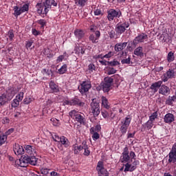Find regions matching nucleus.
<instances>
[{
	"label": "nucleus",
	"mask_w": 176,
	"mask_h": 176,
	"mask_svg": "<svg viewBox=\"0 0 176 176\" xmlns=\"http://www.w3.org/2000/svg\"><path fill=\"white\" fill-rule=\"evenodd\" d=\"M35 156L36 155H26L28 164H31V166H36L38 163V158Z\"/></svg>",
	"instance_id": "412c9836"
},
{
	"label": "nucleus",
	"mask_w": 176,
	"mask_h": 176,
	"mask_svg": "<svg viewBox=\"0 0 176 176\" xmlns=\"http://www.w3.org/2000/svg\"><path fill=\"white\" fill-rule=\"evenodd\" d=\"M71 118H75L76 122H78L80 124H85L86 119L85 116L80 114L76 110H72L69 113Z\"/></svg>",
	"instance_id": "f03ea898"
},
{
	"label": "nucleus",
	"mask_w": 176,
	"mask_h": 176,
	"mask_svg": "<svg viewBox=\"0 0 176 176\" xmlns=\"http://www.w3.org/2000/svg\"><path fill=\"white\" fill-rule=\"evenodd\" d=\"M52 122H54L56 124H54V126H59L60 125V120L56 119V118H52L51 119Z\"/></svg>",
	"instance_id": "bf43d9fd"
},
{
	"label": "nucleus",
	"mask_w": 176,
	"mask_h": 176,
	"mask_svg": "<svg viewBox=\"0 0 176 176\" xmlns=\"http://www.w3.org/2000/svg\"><path fill=\"white\" fill-rule=\"evenodd\" d=\"M173 102L174 100L172 96H168V99L166 100V104H167V105H173Z\"/></svg>",
	"instance_id": "a18cd8bd"
},
{
	"label": "nucleus",
	"mask_w": 176,
	"mask_h": 176,
	"mask_svg": "<svg viewBox=\"0 0 176 176\" xmlns=\"http://www.w3.org/2000/svg\"><path fill=\"white\" fill-rule=\"evenodd\" d=\"M76 149H78V152H80V151H83V149H85V145L77 146H76Z\"/></svg>",
	"instance_id": "e2e57ef3"
},
{
	"label": "nucleus",
	"mask_w": 176,
	"mask_h": 176,
	"mask_svg": "<svg viewBox=\"0 0 176 176\" xmlns=\"http://www.w3.org/2000/svg\"><path fill=\"white\" fill-rule=\"evenodd\" d=\"M74 34L78 38V39H82L85 36V32L82 30H76L74 31Z\"/></svg>",
	"instance_id": "c85d7f7f"
},
{
	"label": "nucleus",
	"mask_w": 176,
	"mask_h": 176,
	"mask_svg": "<svg viewBox=\"0 0 176 176\" xmlns=\"http://www.w3.org/2000/svg\"><path fill=\"white\" fill-rule=\"evenodd\" d=\"M92 138L94 141L98 140V138H100V134H98V132L94 133V134H92Z\"/></svg>",
	"instance_id": "864d4df0"
},
{
	"label": "nucleus",
	"mask_w": 176,
	"mask_h": 176,
	"mask_svg": "<svg viewBox=\"0 0 176 176\" xmlns=\"http://www.w3.org/2000/svg\"><path fill=\"white\" fill-rule=\"evenodd\" d=\"M91 112L93 113L94 118H97L100 115V102L92 100L91 103Z\"/></svg>",
	"instance_id": "39448f33"
},
{
	"label": "nucleus",
	"mask_w": 176,
	"mask_h": 176,
	"mask_svg": "<svg viewBox=\"0 0 176 176\" xmlns=\"http://www.w3.org/2000/svg\"><path fill=\"white\" fill-rule=\"evenodd\" d=\"M96 170L98 174H101L102 175H105V176L109 175L107 169L104 168V162H102V161H99L98 162Z\"/></svg>",
	"instance_id": "f8f14e48"
},
{
	"label": "nucleus",
	"mask_w": 176,
	"mask_h": 176,
	"mask_svg": "<svg viewBox=\"0 0 176 176\" xmlns=\"http://www.w3.org/2000/svg\"><path fill=\"white\" fill-rule=\"evenodd\" d=\"M95 131H96V133H98V131H100L101 130V126L100 125H96L95 127Z\"/></svg>",
	"instance_id": "774afa93"
},
{
	"label": "nucleus",
	"mask_w": 176,
	"mask_h": 176,
	"mask_svg": "<svg viewBox=\"0 0 176 176\" xmlns=\"http://www.w3.org/2000/svg\"><path fill=\"white\" fill-rule=\"evenodd\" d=\"M146 41H148V36L145 33H142L134 38L133 44L134 46H137L138 43H142L146 42Z\"/></svg>",
	"instance_id": "6e6552de"
},
{
	"label": "nucleus",
	"mask_w": 176,
	"mask_h": 176,
	"mask_svg": "<svg viewBox=\"0 0 176 176\" xmlns=\"http://www.w3.org/2000/svg\"><path fill=\"white\" fill-rule=\"evenodd\" d=\"M160 38H163L162 41H164V42H167V41H168L170 39H171V37H170L168 33L162 34Z\"/></svg>",
	"instance_id": "e433bc0d"
},
{
	"label": "nucleus",
	"mask_w": 176,
	"mask_h": 176,
	"mask_svg": "<svg viewBox=\"0 0 176 176\" xmlns=\"http://www.w3.org/2000/svg\"><path fill=\"white\" fill-rule=\"evenodd\" d=\"M32 32L33 35H35L36 36L37 35H39V32H38V30H36V29H32Z\"/></svg>",
	"instance_id": "338daca9"
},
{
	"label": "nucleus",
	"mask_w": 176,
	"mask_h": 176,
	"mask_svg": "<svg viewBox=\"0 0 176 176\" xmlns=\"http://www.w3.org/2000/svg\"><path fill=\"white\" fill-rule=\"evenodd\" d=\"M129 27H130V24L128 22L119 23L116 26V32L122 35L126 31V28H129Z\"/></svg>",
	"instance_id": "423d86ee"
},
{
	"label": "nucleus",
	"mask_w": 176,
	"mask_h": 176,
	"mask_svg": "<svg viewBox=\"0 0 176 176\" xmlns=\"http://www.w3.org/2000/svg\"><path fill=\"white\" fill-rule=\"evenodd\" d=\"M7 140L8 137L6 136V135L0 133V146L3 145V144L6 142Z\"/></svg>",
	"instance_id": "72a5a7b5"
},
{
	"label": "nucleus",
	"mask_w": 176,
	"mask_h": 176,
	"mask_svg": "<svg viewBox=\"0 0 176 176\" xmlns=\"http://www.w3.org/2000/svg\"><path fill=\"white\" fill-rule=\"evenodd\" d=\"M38 24H40V25H41V28H44L45 25H46V21H45L44 19H40L38 21H37Z\"/></svg>",
	"instance_id": "09e8293b"
},
{
	"label": "nucleus",
	"mask_w": 176,
	"mask_h": 176,
	"mask_svg": "<svg viewBox=\"0 0 176 176\" xmlns=\"http://www.w3.org/2000/svg\"><path fill=\"white\" fill-rule=\"evenodd\" d=\"M129 157L130 159H135V153H134V151H131L129 153Z\"/></svg>",
	"instance_id": "680f3d73"
},
{
	"label": "nucleus",
	"mask_w": 176,
	"mask_h": 176,
	"mask_svg": "<svg viewBox=\"0 0 176 176\" xmlns=\"http://www.w3.org/2000/svg\"><path fill=\"white\" fill-rule=\"evenodd\" d=\"M8 35L10 40L13 41V38H14V33H13V30H9Z\"/></svg>",
	"instance_id": "de8ad7c7"
},
{
	"label": "nucleus",
	"mask_w": 176,
	"mask_h": 176,
	"mask_svg": "<svg viewBox=\"0 0 176 176\" xmlns=\"http://www.w3.org/2000/svg\"><path fill=\"white\" fill-rule=\"evenodd\" d=\"M32 43H34V41L32 40L28 41L26 43V49L31 47V46H32Z\"/></svg>",
	"instance_id": "4d7b16f0"
},
{
	"label": "nucleus",
	"mask_w": 176,
	"mask_h": 176,
	"mask_svg": "<svg viewBox=\"0 0 176 176\" xmlns=\"http://www.w3.org/2000/svg\"><path fill=\"white\" fill-rule=\"evenodd\" d=\"M175 120V117L174 116V114L168 113H166L164 117V121L165 123H167L168 124H171L172 122H174Z\"/></svg>",
	"instance_id": "aec40b11"
},
{
	"label": "nucleus",
	"mask_w": 176,
	"mask_h": 176,
	"mask_svg": "<svg viewBox=\"0 0 176 176\" xmlns=\"http://www.w3.org/2000/svg\"><path fill=\"white\" fill-rule=\"evenodd\" d=\"M138 164H140V161L138 160L134 161L132 164L127 162L124 165V173H127V171H130L131 173L134 171V170L137 168V166H138Z\"/></svg>",
	"instance_id": "9d476101"
},
{
	"label": "nucleus",
	"mask_w": 176,
	"mask_h": 176,
	"mask_svg": "<svg viewBox=\"0 0 176 176\" xmlns=\"http://www.w3.org/2000/svg\"><path fill=\"white\" fill-rule=\"evenodd\" d=\"M112 83H113V78L111 77H105L104 82L101 83V87L104 93H108L112 89Z\"/></svg>",
	"instance_id": "f257e3e1"
},
{
	"label": "nucleus",
	"mask_w": 176,
	"mask_h": 176,
	"mask_svg": "<svg viewBox=\"0 0 176 176\" xmlns=\"http://www.w3.org/2000/svg\"><path fill=\"white\" fill-rule=\"evenodd\" d=\"M24 98V92H19V94L16 96V99L22 101Z\"/></svg>",
	"instance_id": "c03bdc74"
},
{
	"label": "nucleus",
	"mask_w": 176,
	"mask_h": 176,
	"mask_svg": "<svg viewBox=\"0 0 176 176\" xmlns=\"http://www.w3.org/2000/svg\"><path fill=\"white\" fill-rule=\"evenodd\" d=\"M155 119H157V111L153 113L151 116L149 117V120L151 122H155Z\"/></svg>",
	"instance_id": "ea45409f"
},
{
	"label": "nucleus",
	"mask_w": 176,
	"mask_h": 176,
	"mask_svg": "<svg viewBox=\"0 0 176 176\" xmlns=\"http://www.w3.org/2000/svg\"><path fill=\"white\" fill-rule=\"evenodd\" d=\"M11 105L12 108H17V107L20 105V100H18L17 99H14Z\"/></svg>",
	"instance_id": "a19ab883"
},
{
	"label": "nucleus",
	"mask_w": 176,
	"mask_h": 176,
	"mask_svg": "<svg viewBox=\"0 0 176 176\" xmlns=\"http://www.w3.org/2000/svg\"><path fill=\"white\" fill-rule=\"evenodd\" d=\"M41 173L43 175L52 176V174H53V173H56V172H54V171L51 172L50 170L48 168H42L41 170Z\"/></svg>",
	"instance_id": "2f4dec72"
},
{
	"label": "nucleus",
	"mask_w": 176,
	"mask_h": 176,
	"mask_svg": "<svg viewBox=\"0 0 176 176\" xmlns=\"http://www.w3.org/2000/svg\"><path fill=\"white\" fill-rule=\"evenodd\" d=\"M170 88L164 85H162L159 89V94H162V96H167L168 94H170Z\"/></svg>",
	"instance_id": "4be33fe9"
},
{
	"label": "nucleus",
	"mask_w": 176,
	"mask_h": 176,
	"mask_svg": "<svg viewBox=\"0 0 176 176\" xmlns=\"http://www.w3.org/2000/svg\"><path fill=\"white\" fill-rule=\"evenodd\" d=\"M84 155L85 156H89L90 155V151L89 150V146L84 144Z\"/></svg>",
	"instance_id": "79ce46f5"
},
{
	"label": "nucleus",
	"mask_w": 176,
	"mask_h": 176,
	"mask_svg": "<svg viewBox=\"0 0 176 176\" xmlns=\"http://www.w3.org/2000/svg\"><path fill=\"white\" fill-rule=\"evenodd\" d=\"M67 71V65H63L58 70V74H60L63 75V74H65Z\"/></svg>",
	"instance_id": "58836bf2"
},
{
	"label": "nucleus",
	"mask_w": 176,
	"mask_h": 176,
	"mask_svg": "<svg viewBox=\"0 0 176 176\" xmlns=\"http://www.w3.org/2000/svg\"><path fill=\"white\" fill-rule=\"evenodd\" d=\"M107 74L108 75H113V74H116V69L113 67H111L109 69Z\"/></svg>",
	"instance_id": "3c124183"
},
{
	"label": "nucleus",
	"mask_w": 176,
	"mask_h": 176,
	"mask_svg": "<svg viewBox=\"0 0 176 176\" xmlns=\"http://www.w3.org/2000/svg\"><path fill=\"white\" fill-rule=\"evenodd\" d=\"M101 36V33L100 31H96L94 33L90 34L89 39L92 42V43H98V39Z\"/></svg>",
	"instance_id": "a211bd4d"
},
{
	"label": "nucleus",
	"mask_w": 176,
	"mask_h": 176,
	"mask_svg": "<svg viewBox=\"0 0 176 176\" xmlns=\"http://www.w3.org/2000/svg\"><path fill=\"white\" fill-rule=\"evenodd\" d=\"M15 166L18 167H27V166H28L27 156L23 155L21 159L15 160Z\"/></svg>",
	"instance_id": "9b49d317"
},
{
	"label": "nucleus",
	"mask_w": 176,
	"mask_h": 176,
	"mask_svg": "<svg viewBox=\"0 0 176 176\" xmlns=\"http://www.w3.org/2000/svg\"><path fill=\"white\" fill-rule=\"evenodd\" d=\"M90 89H91V84L90 83V81H83L80 84V86L78 87V90L81 94L87 93Z\"/></svg>",
	"instance_id": "0eeeda50"
},
{
	"label": "nucleus",
	"mask_w": 176,
	"mask_h": 176,
	"mask_svg": "<svg viewBox=\"0 0 176 176\" xmlns=\"http://www.w3.org/2000/svg\"><path fill=\"white\" fill-rule=\"evenodd\" d=\"M109 65H111V67H116V65H120V63L118 60H113L109 62Z\"/></svg>",
	"instance_id": "37998d69"
},
{
	"label": "nucleus",
	"mask_w": 176,
	"mask_h": 176,
	"mask_svg": "<svg viewBox=\"0 0 176 176\" xmlns=\"http://www.w3.org/2000/svg\"><path fill=\"white\" fill-rule=\"evenodd\" d=\"M99 63H100L102 65H109V61H107L105 60H99Z\"/></svg>",
	"instance_id": "052dcab7"
},
{
	"label": "nucleus",
	"mask_w": 176,
	"mask_h": 176,
	"mask_svg": "<svg viewBox=\"0 0 176 176\" xmlns=\"http://www.w3.org/2000/svg\"><path fill=\"white\" fill-rule=\"evenodd\" d=\"M142 127L144 129H146V130H151L152 127H153V122L152 121H147L144 124H142Z\"/></svg>",
	"instance_id": "473e14b6"
},
{
	"label": "nucleus",
	"mask_w": 176,
	"mask_h": 176,
	"mask_svg": "<svg viewBox=\"0 0 176 176\" xmlns=\"http://www.w3.org/2000/svg\"><path fill=\"white\" fill-rule=\"evenodd\" d=\"M101 113H102V116H103L104 119H107V118H109V113H108V111H103L101 112Z\"/></svg>",
	"instance_id": "603ef678"
},
{
	"label": "nucleus",
	"mask_w": 176,
	"mask_h": 176,
	"mask_svg": "<svg viewBox=\"0 0 176 176\" xmlns=\"http://www.w3.org/2000/svg\"><path fill=\"white\" fill-rule=\"evenodd\" d=\"M88 69L91 71V72H93L94 69H96V66L94 64H89L88 66Z\"/></svg>",
	"instance_id": "5fc2aeb1"
},
{
	"label": "nucleus",
	"mask_w": 176,
	"mask_h": 176,
	"mask_svg": "<svg viewBox=\"0 0 176 176\" xmlns=\"http://www.w3.org/2000/svg\"><path fill=\"white\" fill-rule=\"evenodd\" d=\"M130 123H131V118H130V116L126 117L124 120L121 122L120 131L122 135H124V134L127 133V129H129V126H130Z\"/></svg>",
	"instance_id": "7ed1b4c3"
},
{
	"label": "nucleus",
	"mask_w": 176,
	"mask_h": 176,
	"mask_svg": "<svg viewBox=\"0 0 176 176\" xmlns=\"http://www.w3.org/2000/svg\"><path fill=\"white\" fill-rule=\"evenodd\" d=\"M122 16L120 10L111 9L107 11V19L109 21H113V19H119Z\"/></svg>",
	"instance_id": "20e7f679"
},
{
	"label": "nucleus",
	"mask_w": 176,
	"mask_h": 176,
	"mask_svg": "<svg viewBox=\"0 0 176 176\" xmlns=\"http://www.w3.org/2000/svg\"><path fill=\"white\" fill-rule=\"evenodd\" d=\"M63 60H64V56L60 55L57 58V63H61V61H63Z\"/></svg>",
	"instance_id": "69168bd1"
},
{
	"label": "nucleus",
	"mask_w": 176,
	"mask_h": 176,
	"mask_svg": "<svg viewBox=\"0 0 176 176\" xmlns=\"http://www.w3.org/2000/svg\"><path fill=\"white\" fill-rule=\"evenodd\" d=\"M169 159L168 162L169 163H176V143H175L172 148L168 154Z\"/></svg>",
	"instance_id": "ddd939ff"
},
{
	"label": "nucleus",
	"mask_w": 176,
	"mask_h": 176,
	"mask_svg": "<svg viewBox=\"0 0 176 176\" xmlns=\"http://www.w3.org/2000/svg\"><path fill=\"white\" fill-rule=\"evenodd\" d=\"M162 85H163V81L159 80L156 82L153 83L151 85L150 89L151 90H153L154 93H156V91H157L159 90V89L162 86Z\"/></svg>",
	"instance_id": "5701e85b"
},
{
	"label": "nucleus",
	"mask_w": 176,
	"mask_h": 176,
	"mask_svg": "<svg viewBox=\"0 0 176 176\" xmlns=\"http://www.w3.org/2000/svg\"><path fill=\"white\" fill-rule=\"evenodd\" d=\"M76 3H78L80 6H85L86 4V0H76Z\"/></svg>",
	"instance_id": "8fccbe9b"
},
{
	"label": "nucleus",
	"mask_w": 176,
	"mask_h": 176,
	"mask_svg": "<svg viewBox=\"0 0 176 176\" xmlns=\"http://www.w3.org/2000/svg\"><path fill=\"white\" fill-rule=\"evenodd\" d=\"M175 59V56H174V52H168L167 56L168 63H173V61H174Z\"/></svg>",
	"instance_id": "f704fd0d"
},
{
	"label": "nucleus",
	"mask_w": 176,
	"mask_h": 176,
	"mask_svg": "<svg viewBox=\"0 0 176 176\" xmlns=\"http://www.w3.org/2000/svg\"><path fill=\"white\" fill-rule=\"evenodd\" d=\"M14 152L16 156H19L20 155H24V148H23V146H20L19 144H16L14 146Z\"/></svg>",
	"instance_id": "6ab92c4d"
},
{
	"label": "nucleus",
	"mask_w": 176,
	"mask_h": 176,
	"mask_svg": "<svg viewBox=\"0 0 176 176\" xmlns=\"http://www.w3.org/2000/svg\"><path fill=\"white\" fill-rule=\"evenodd\" d=\"M30 9V4L25 3L22 7H21V10L22 13H25V12H28Z\"/></svg>",
	"instance_id": "4c0bfd02"
},
{
	"label": "nucleus",
	"mask_w": 176,
	"mask_h": 176,
	"mask_svg": "<svg viewBox=\"0 0 176 176\" xmlns=\"http://www.w3.org/2000/svg\"><path fill=\"white\" fill-rule=\"evenodd\" d=\"M122 64H131V58L129 56L126 59H122L121 60Z\"/></svg>",
	"instance_id": "49530a36"
},
{
	"label": "nucleus",
	"mask_w": 176,
	"mask_h": 176,
	"mask_svg": "<svg viewBox=\"0 0 176 176\" xmlns=\"http://www.w3.org/2000/svg\"><path fill=\"white\" fill-rule=\"evenodd\" d=\"M13 98V95L10 93L0 96V106L5 105L8 101H10Z\"/></svg>",
	"instance_id": "2eb2a0df"
},
{
	"label": "nucleus",
	"mask_w": 176,
	"mask_h": 176,
	"mask_svg": "<svg viewBox=\"0 0 176 176\" xmlns=\"http://www.w3.org/2000/svg\"><path fill=\"white\" fill-rule=\"evenodd\" d=\"M109 102H108V99H107L106 97L102 96V106L103 108H105L106 109H109Z\"/></svg>",
	"instance_id": "c756f323"
},
{
	"label": "nucleus",
	"mask_w": 176,
	"mask_h": 176,
	"mask_svg": "<svg viewBox=\"0 0 176 176\" xmlns=\"http://www.w3.org/2000/svg\"><path fill=\"white\" fill-rule=\"evenodd\" d=\"M126 46H127V42L124 43H118L114 46V50L116 52H120V56H123L124 52H122L124 49H126Z\"/></svg>",
	"instance_id": "dca6fc26"
},
{
	"label": "nucleus",
	"mask_w": 176,
	"mask_h": 176,
	"mask_svg": "<svg viewBox=\"0 0 176 176\" xmlns=\"http://www.w3.org/2000/svg\"><path fill=\"white\" fill-rule=\"evenodd\" d=\"M24 148L27 156L36 155V149L35 148V146L27 145L24 147Z\"/></svg>",
	"instance_id": "f3484780"
},
{
	"label": "nucleus",
	"mask_w": 176,
	"mask_h": 176,
	"mask_svg": "<svg viewBox=\"0 0 176 176\" xmlns=\"http://www.w3.org/2000/svg\"><path fill=\"white\" fill-rule=\"evenodd\" d=\"M94 14H95V16H100V14H101V10H100V9H96V10L94 11Z\"/></svg>",
	"instance_id": "0e129e2a"
},
{
	"label": "nucleus",
	"mask_w": 176,
	"mask_h": 176,
	"mask_svg": "<svg viewBox=\"0 0 176 176\" xmlns=\"http://www.w3.org/2000/svg\"><path fill=\"white\" fill-rule=\"evenodd\" d=\"M130 162V155H129V147L126 146L123 149L121 156V163H129Z\"/></svg>",
	"instance_id": "4468645a"
},
{
	"label": "nucleus",
	"mask_w": 176,
	"mask_h": 176,
	"mask_svg": "<svg viewBox=\"0 0 176 176\" xmlns=\"http://www.w3.org/2000/svg\"><path fill=\"white\" fill-rule=\"evenodd\" d=\"M62 145L65 146V148H68L69 146V141L68 139L65 138V136H61L60 142Z\"/></svg>",
	"instance_id": "cd10ccee"
},
{
	"label": "nucleus",
	"mask_w": 176,
	"mask_h": 176,
	"mask_svg": "<svg viewBox=\"0 0 176 176\" xmlns=\"http://www.w3.org/2000/svg\"><path fill=\"white\" fill-rule=\"evenodd\" d=\"M50 87L52 90H53V91H55V93H57V91H58V87L53 81H51L50 82Z\"/></svg>",
	"instance_id": "c9c22d12"
},
{
	"label": "nucleus",
	"mask_w": 176,
	"mask_h": 176,
	"mask_svg": "<svg viewBox=\"0 0 176 176\" xmlns=\"http://www.w3.org/2000/svg\"><path fill=\"white\" fill-rule=\"evenodd\" d=\"M43 3L49 9H52V6H57V2L54 0H45Z\"/></svg>",
	"instance_id": "a878e982"
},
{
	"label": "nucleus",
	"mask_w": 176,
	"mask_h": 176,
	"mask_svg": "<svg viewBox=\"0 0 176 176\" xmlns=\"http://www.w3.org/2000/svg\"><path fill=\"white\" fill-rule=\"evenodd\" d=\"M36 8L37 9L38 14H47L49 12V8L44 3H38L36 5Z\"/></svg>",
	"instance_id": "1a4fd4ad"
},
{
	"label": "nucleus",
	"mask_w": 176,
	"mask_h": 176,
	"mask_svg": "<svg viewBox=\"0 0 176 176\" xmlns=\"http://www.w3.org/2000/svg\"><path fill=\"white\" fill-rule=\"evenodd\" d=\"M113 56V52H109L108 54H105L103 57L104 58H111Z\"/></svg>",
	"instance_id": "6e6d98bb"
},
{
	"label": "nucleus",
	"mask_w": 176,
	"mask_h": 176,
	"mask_svg": "<svg viewBox=\"0 0 176 176\" xmlns=\"http://www.w3.org/2000/svg\"><path fill=\"white\" fill-rule=\"evenodd\" d=\"M70 105H78V107H83L85 105V102L80 101L78 98H74L70 100Z\"/></svg>",
	"instance_id": "393cba45"
},
{
	"label": "nucleus",
	"mask_w": 176,
	"mask_h": 176,
	"mask_svg": "<svg viewBox=\"0 0 176 176\" xmlns=\"http://www.w3.org/2000/svg\"><path fill=\"white\" fill-rule=\"evenodd\" d=\"M174 74H175L174 70L169 69L168 72H166V73L164 74L163 81L167 82L168 79H170V78H173Z\"/></svg>",
	"instance_id": "b1692460"
},
{
	"label": "nucleus",
	"mask_w": 176,
	"mask_h": 176,
	"mask_svg": "<svg viewBox=\"0 0 176 176\" xmlns=\"http://www.w3.org/2000/svg\"><path fill=\"white\" fill-rule=\"evenodd\" d=\"M53 140L56 142H60V140H61V137H59L57 135H55L53 137Z\"/></svg>",
	"instance_id": "13d9d810"
},
{
	"label": "nucleus",
	"mask_w": 176,
	"mask_h": 176,
	"mask_svg": "<svg viewBox=\"0 0 176 176\" xmlns=\"http://www.w3.org/2000/svg\"><path fill=\"white\" fill-rule=\"evenodd\" d=\"M21 13H23L21 8H19L17 6L14 7V16H15V17H19Z\"/></svg>",
	"instance_id": "7c9ffc66"
},
{
	"label": "nucleus",
	"mask_w": 176,
	"mask_h": 176,
	"mask_svg": "<svg viewBox=\"0 0 176 176\" xmlns=\"http://www.w3.org/2000/svg\"><path fill=\"white\" fill-rule=\"evenodd\" d=\"M134 54L135 56H138L139 57H142L144 56V50L142 49V47H138L135 50H134Z\"/></svg>",
	"instance_id": "bb28decb"
}]
</instances>
